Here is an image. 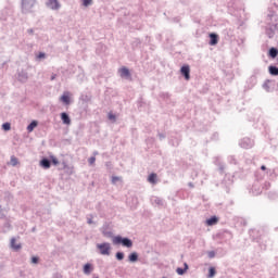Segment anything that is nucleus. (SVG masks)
Returning <instances> with one entry per match:
<instances>
[{"label": "nucleus", "mask_w": 278, "mask_h": 278, "mask_svg": "<svg viewBox=\"0 0 278 278\" xmlns=\"http://www.w3.org/2000/svg\"><path fill=\"white\" fill-rule=\"evenodd\" d=\"M35 5L36 0H21L22 14H31Z\"/></svg>", "instance_id": "f257e3e1"}, {"label": "nucleus", "mask_w": 278, "mask_h": 278, "mask_svg": "<svg viewBox=\"0 0 278 278\" xmlns=\"http://www.w3.org/2000/svg\"><path fill=\"white\" fill-rule=\"evenodd\" d=\"M113 244H123V247H127V249H131V247H134V242H131V240L121 236L113 238Z\"/></svg>", "instance_id": "f03ea898"}, {"label": "nucleus", "mask_w": 278, "mask_h": 278, "mask_svg": "<svg viewBox=\"0 0 278 278\" xmlns=\"http://www.w3.org/2000/svg\"><path fill=\"white\" fill-rule=\"evenodd\" d=\"M97 249L100 251L101 255H110V251H112L110 243H98Z\"/></svg>", "instance_id": "7ed1b4c3"}, {"label": "nucleus", "mask_w": 278, "mask_h": 278, "mask_svg": "<svg viewBox=\"0 0 278 278\" xmlns=\"http://www.w3.org/2000/svg\"><path fill=\"white\" fill-rule=\"evenodd\" d=\"M79 101L83 105H88L92 103V93L91 92H84L79 97Z\"/></svg>", "instance_id": "20e7f679"}, {"label": "nucleus", "mask_w": 278, "mask_h": 278, "mask_svg": "<svg viewBox=\"0 0 278 278\" xmlns=\"http://www.w3.org/2000/svg\"><path fill=\"white\" fill-rule=\"evenodd\" d=\"M29 79V74L25 72L24 70L17 72V81L21 84H27V80Z\"/></svg>", "instance_id": "39448f33"}, {"label": "nucleus", "mask_w": 278, "mask_h": 278, "mask_svg": "<svg viewBox=\"0 0 278 278\" xmlns=\"http://www.w3.org/2000/svg\"><path fill=\"white\" fill-rule=\"evenodd\" d=\"M119 76L123 79H128L129 81H131V72H129V68H127V67H122L119 70Z\"/></svg>", "instance_id": "423d86ee"}, {"label": "nucleus", "mask_w": 278, "mask_h": 278, "mask_svg": "<svg viewBox=\"0 0 278 278\" xmlns=\"http://www.w3.org/2000/svg\"><path fill=\"white\" fill-rule=\"evenodd\" d=\"M180 73L182 77L188 81L190 79V65H182L180 67Z\"/></svg>", "instance_id": "0eeeda50"}, {"label": "nucleus", "mask_w": 278, "mask_h": 278, "mask_svg": "<svg viewBox=\"0 0 278 278\" xmlns=\"http://www.w3.org/2000/svg\"><path fill=\"white\" fill-rule=\"evenodd\" d=\"M47 8H50V10H60L61 5L58 0H48L46 3Z\"/></svg>", "instance_id": "6e6552de"}, {"label": "nucleus", "mask_w": 278, "mask_h": 278, "mask_svg": "<svg viewBox=\"0 0 278 278\" xmlns=\"http://www.w3.org/2000/svg\"><path fill=\"white\" fill-rule=\"evenodd\" d=\"M60 101L65 105H71V92L65 91L60 98Z\"/></svg>", "instance_id": "1a4fd4ad"}, {"label": "nucleus", "mask_w": 278, "mask_h": 278, "mask_svg": "<svg viewBox=\"0 0 278 278\" xmlns=\"http://www.w3.org/2000/svg\"><path fill=\"white\" fill-rule=\"evenodd\" d=\"M210 41L208 45L211 47H216V45H218V36L215 33H211L208 35Z\"/></svg>", "instance_id": "9d476101"}, {"label": "nucleus", "mask_w": 278, "mask_h": 278, "mask_svg": "<svg viewBox=\"0 0 278 278\" xmlns=\"http://www.w3.org/2000/svg\"><path fill=\"white\" fill-rule=\"evenodd\" d=\"M83 270H84L85 275H90V273H92V270H94V267L92 266V264L87 263V264H85Z\"/></svg>", "instance_id": "9b49d317"}, {"label": "nucleus", "mask_w": 278, "mask_h": 278, "mask_svg": "<svg viewBox=\"0 0 278 278\" xmlns=\"http://www.w3.org/2000/svg\"><path fill=\"white\" fill-rule=\"evenodd\" d=\"M273 80H266L264 84H263V88L264 90H266V92H273Z\"/></svg>", "instance_id": "f8f14e48"}, {"label": "nucleus", "mask_w": 278, "mask_h": 278, "mask_svg": "<svg viewBox=\"0 0 278 278\" xmlns=\"http://www.w3.org/2000/svg\"><path fill=\"white\" fill-rule=\"evenodd\" d=\"M268 55L269 58H271V60H275V58H277L278 55V49L275 47H271L268 51Z\"/></svg>", "instance_id": "ddd939ff"}, {"label": "nucleus", "mask_w": 278, "mask_h": 278, "mask_svg": "<svg viewBox=\"0 0 278 278\" xmlns=\"http://www.w3.org/2000/svg\"><path fill=\"white\" fill-rule=\"evenodd\" d=\"M61 121L64 125H71V117L66 113H61Z\"/></svg>", "instance_id": "4468645a"}, {"label": "nucleus", "mask_w": 278, "mask_h": 278, "mask_svg": "<svg viewBox=\"0 0 278 278\" xmlns=\"http://www.w3.org/2000/svg\"><path fill=\"white\" fill-rule=\"evenodd\" d=\"M269 75H273L274 77L278 76V67L276 65H270L268 67Z\"/></svg>", "instance_id": "2eb2a0df"}, {"label": "nucleus", "mask_w": 278, "mask_h": 278, "mask_svg": "<svg viewBox=\"0 0 278 278\" xmlns=\"http://www.w3.org/2000/svg\"><path fill=\"white\" fill-rule=\"evenodd\" d=\"M11 248L14 249V251H20L21 249V243H16V239L12 238L11 239Z\"/></svg>", "instance_id": "dca6fc26"}, {"label": "nucleus", "mask_w": 278, "mask_h": 278, "mask_svg": "<svg viewBox=\"0 0 278 278\" xmlns=\"http://www.w3.org/2000/svg\"><path fill=\"white\" fill-rule=\"evenodd\" d=\"M40 166H42V168H51V162L47 159H42L40 162Z\"/></svg>", "instance_id": "f3484780"}, {"label": "nucleus", "mask_w": 278, "mask_h": 278, "mask_svg": "<svg viewBox=\"0 0 278 278\" xmlns=\"http://www.w3.org/2000/svg\"><path fill=\"white\" fill-rule=\"evenodd\" d=\"M148 181L150 184H157V174H150L149 177H148Z\"/></svg>", "instance_id": "a211bd4d"}, {"label": "nucleus", "mask_w": 278, "mask_h": 278, "mask_svg": "<svg viewBox=\"0 0 278 278\" xmlns=\"http://www.w3.org/2000/svg\"><path fill=\"white\" fill-rule=\"evenodd\" d=\"M216 223H218V217L216 216H213L206 220V225H208V227H212V225H216Z\"/></svg>", "instance_id": "6ab92c4d"}, {"label": "nucleus", "mask_w": 278, "mask_h": 278, "mask_svg": "<svg viewBox=\"0 0 278 278\" xmlns=\"http://www.w3.org/2000/svg\"><path fill=\"white\" fill-rule=\"evenodd\" d=\"M36 127H38V122L33 121V122L27 126V131L31 132V131H34V129H36Z\"/></svg>", "instance_id": "aec40b11"}, {"label": "nucleus", "mask_w": 278, "mask_h": 278, "mask_svg": "<svg viewBox=\"0 0 278 278\" xmlns=\"http://www.w3.org/2000/svg\"><path fill=\"white\" fill-rule=\"evenodd\" d=\"M186 270H188V264H187V263H185V268L178 267V268L176 269V271H177L178 275H185V274H186Z\"/></svg>", "instance_id": "412c9836"}, {"label": "nucleus", "mask_w": 278, "mask_h": 278, "mask_svg": "<svg viewBox=\"0 0 278 278\" xmlns=\"http://www.w3.org/2000/svg\"><path fill=\"white\" fill-rule=\"evenodd\" d=\"M129 262H138V253L134 252L128 256Z\"/></svg>", "instance_id": "4be33fe9"}, {"label": "nucleus", "mask_w": 278, "mask_h": 278, "mask_svg": "<svg viewBox=\"0 0 278 278\" xmlns=\"http://www.w3.org/2000/svg\"><path fill=\"white\" fill-rule=\"evenodd\" d=\"M108 118L111 121V123H116V115L114 113L110 112L108 114Z\"/></svg>", "instance_id": "5701e85b"}, {"label": "nucleus", "mask_w": 278, "mask_h": 278, "mask_svg": "<svg viewBox=\"0 0 278 278\" xmlns=\"http://www.w3.org/2000/svg\"><path fill=\"white\" fill-rule=\"evenodd\" d=\"M2 129H3L4 131H10V129H12V126H11L10 123H4V124L2 125Z\"/></svg>", "instance_id": "b1692460"}, {"label": "nucleus", "mask_w": 278, "mask_h": 278, "mask_svg": "<svg viewBox=\"0 0 278 278\" xmlns=\"http://www.w3.org/2000/svg\"><path fill=\"white\" fill-rule=\"evenodd\" d=\"M266 34H267L268 38H274L275 37V31L273 30V28H268L266 30Z\"/></svg>", "instance_id": "393cba45"}, {"label": "nucleus", "mask_w": 278, "mask_h": 278, "mask_svg": "<svg viewBox=\"0 0 278 278\" xmlns=\"http://www.w3.org/2000/svg\"><path fill=\"white\" fill-rule=\"evenodd\" d=\"M215 275H216V268L211 267V268L208 269V277L212 278V277H214Z\"/></svg>", "instance_id": "a878e982"}, {"label": "nucleus", "mask_w": 278, "mask_h": 278, "mask_svg": "<svg viewBox=\"0 0 278 278\" xmlns=\"http://www.w3.org/2000/svg\"><path fill=\"white\" fill-rule=\"evenodd\" d=\"M83 5L85 8H88V7L92 5V0H83Z\"/></svg>", "instance_id": "bb28decb"}, {"label": "nucleus", "mask_w": 278, "mask_h": 278, "mask_svg": "<svg viewBox=\"0 0 278 278\" xmlns=\"http://www.w3.org/2000/svg\"><path fill=\"white\" fill-rule=\"evenodd\" d=\"M16 164H18V159H16V156H11V165L16 166Z\"/></svg>", "instance_id": "cd10ccee"}, {"label": "nucleus", "mask_w": 278, "mask_h": 278, "mask_svg": "<svg viewBox=\"0 0 278 278\" xmlns=\"http://www.w3.org/2000/svg\"><path fill=\"white\" fill-rule=\"evenodd\" d=\"M50 160L54 166H58V164H60V161H58V157L55 156H50Z\"/></svg>", "instance_id": "c85d7f7f"}, {"label": "nucleus", "mask_w": 278, "mask_h": 278, "mask_svg": "<svg viewBox=\"0 0 278 278\" xmlns=\"http://www.w3.org/2000/svg\"><path fill=\"white\" fill-rule=\"evenodd\" d=\"M124 257H125V254H124L123 252H117V253H116V258H117V260L121 261V260H124Z\"/></svg>", "instance_id": "c756f323"}, {"label": "nucleus", "mask_w": 278, "mask_h": 278, "mask_svg": "<svg viewBox=\"0 0 278 278\" xmlns=\"http://www.w3.org/2000/svg\"><path fill=\"white\" fill-rule=\"evenodd\" d=\"M37 58H38V60H45V58H47V54L45 52H39Z\"/></svg>", "instance_id": "7c9ffc66"}, {"label": "nucleus", "mask_w": 278, "mask_h": 278, "mask_svg": "<svg viewBox=\"0 0 278 278\" xmlns=\"http://www.w3.org/2000/svg\"><path fill=\"white\" fill-rule=\"evenodd\" d=\"M162 99H170V93L168 92H162L161 93Z\"/></svg>", "instance_id": "2f4dec72"}, {"label": "nucleus", "mask_w": 278, "mask_h": 278, "mask_svg": "<svg viewBox=\"0 0 278 278\" xmlns=\"http://www.w3.org/2000/svg\"><path fill=\"white\" fill-rule=\"evenodd\" d=\"M89 164L92 166L94 164V162H97V157L94 156H91L89 160H88Z\"/></svg>", "instance_id": "473e14b6"}, {"label": "nucleus", "mask_w": 278, "mask_h": 278, "mask_svg": "<svg viewBox=\"0 0 278 278\" xmlns=\"http://www.w3.org/2000/svg\"><path fill=\"white\" fill-rule=\"evenodd\" d=\"M116 181H121V178H119V177L114 176V177L112 178V182H113V184H116Z\"/></svg>", "instance_id": "72a5a7b5"}, {"label": "nucleus", "mask_w": 278, "mask_h": 278, "mask_svg": "<svg viewBox=\"0 0 278 278\" xmlns=\"http://www.w3.org/2000/svg\"><path fill=\"white\" fill-rule=\"evenodd\" d=\"M31 263L33 264H38V257L37 256H33L31 257Z\"/></svg>", "instance_id": "f704fd0d"}, {"label": "nucleus", "mask_w": 278, "mask_h": 278, "mask_svg": "<svg viewBox=\"0 0 278 278\" xmlns=\"http://www.w3.org/2000/svg\"><path fill=\"white\" fill-rule=\"evenodd\" d=\"M55 77H58V75L56 74H53L52 76H51V81H53V80H55Z\"/></svg>", "instance_id": "c9c22d12"}, {"label": "nucleus", "mask_w": 278, "mask_h": 278, "mask_svg": "<svg viewBox=\"0 0 278 278\" xmlns=\"http://www.w3.org/2000/svg\"><path fill=\"white\" fill-rule=\"evenodd\" d=\"M261 170H266V165H262Z\"/></svg>", "instance_id": "e433bc0d"}, {"label": "nucleus", "mask_w": 278, "mask_h": 278, "mask_svg": "<svg viewBox=\"0 0 278 278\" xmlns=\"http://www.w3.org/2000/svg\"><path fill=\"white\" fill-rule=\"evenodd\" d=\"M27 33L28 34H34V29L30 28V29L27 30Z\"/></svg>", "instance_id": "4c0bfd02"}, {"label": "nucleus", "mask_w": 278, "mask_h": 278, "mask_svg": "<svg viewBox=\"0 0 278 278\" xmlns=\"http://www.w3.org/2000/svg\"><path fill=\"white\" fill-rule=\"evenodd\" d=\"M210 257H214V252H211V253H210Z\"/></svg>", "instance_id": "58836bf2"}, {"label": "nucleus", "mask_w": 278, "mask_h": 278, "mask_svg": "<svg viewBox=\"0 0 278 278\" xmlns=\"http://www.w3.org/2000/svg\"><path fill=\"white\" fill-rule=\"evenodd\" d=\"M88 223H89V225H91V224H92V220H90V219H89V222H88Z\"/></svg>", "instance_id": "ea45409f"}]
</instances>
